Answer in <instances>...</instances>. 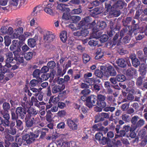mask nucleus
Masks as SVG:
<instances>
[{
  "label": "nucleus",
  "mask_w": 147,
  "mask_h": 147,
  "mask_svg": "<svg viewBox=\"0 0 147 147\" xmlns=\"http://www.w3.org/2000/svg\"><path fill=\"white\" fill-rule=\"evenodd\" d=\"M132 19L131 17H127L126 19H123L122 22L123 26L129 29V25L131 22Z\"/></svg>",
  "instance_id": "obj_26"
},
{
  "label": "nucleus",
  "mask_w": 147,
  "mask_h": 147,
  "mask_svg": "<svg viewBox=\"0 0 147 147\" xmlns=\"http://www.w3.org/2000/svg\"><path fill=\"white\" fill-rule=\"evenodd\" d=\"M24 44V42L14 40L12 41V44L10 47V49L13 51L14 55L18 54L21 51V47Z\"/></svg>",
  "instance_id": "obj_5"
},
{
  "label": "nucleus",
  "mask_w": 147,
  "mask_h": 147,
  "mask_svg": "<svg viewBox=\"0 0 147 147\" xmlns=\"http://www.w3.org/2000/svg\"><path fill=\"white\" fill-rule=\"evenodd\" d=\"M4 39L5 46H8L11 43L10 38L8 36H6L4 37Z\"/></svg>",
  "instance_id": "obj_48"
},
{
  "label": "nucleus",
  "mask_w": 147,
  "mask_h": 147,
  "mask_svg": "<svg viewBox=\"0 0 147 147\" xmlns=\"http://www.w3.org/2000/svg\"><path fill=\"white\" fill-rule=\"evenodd\" d=\"M133 66L135 67H137L140 64V62L139 60L136 58L131 61Z\"/></svg>",
  "instance_id": "obj_55"
},
{
  "label": "nucleus",
  "mask_w": 147,
  "mask_h": 147,
  "mask_svg": "<svg viewBox=\"0 0 147 147\" xmlns=\"http://www.w3.org/2000/svg\"><path fill=\"white\" fill-rule=\"evenodd\" d=\"M6 55V62L8 63H13V61L14 59L13 57V54L11 52H9L5 54Z\"/></svg>",
  "instance_id": "obj_28"
},
{
  "label": "nucleus",
  "mask_w": 147,
  "mask_h": 147,
  "mask_svg": "<svg viewBox=\"0 0 147 147\" xmlns=\"http://www.w3.org/2000/svg\"><path fill=\"white\" fill-rule=\"evenodd\" d=\"M96 40H91L88 42L89 45L91 46H96L98 44V42Z\"/></svg>",
  "instance_id": "obj_60"
},
{
  "label": "nucleus",
  "mask_w": 147,
  "mask_h": 147,
  "mask_svg": "<svg viewBox=\"0 0 147 147\" xmlns=\"http://www.w3.org/2000/svg\"><path fill=\"white\" fill-rule=\"evenodd\" d=\"M135 35V38L136 40H141L145 36L143 33L139 32V33L138 32L136 34H134Z\"/></svg>",
  "instance_id": "obj_40"
},
{
  "label": "nucleus",
  "mask_w": 147,
  "mask_h": 147,
  "mask_svg": "<svg viewBox=\"0 0 147 147\" xmlns=\"http://www.w3.org/2000/svg\"><path fill=\"white\" fill-rule=\"evenodd\" d=\"M79 120L77 118L72 120L68 119L67 120V124L69 129L72 130H75L78 129V127L77 123H78Z\"/></svg>",
  "instance_id": "obj_10"
},
{
  "label": "nucleus",
  "mask_w": 147,
  "mask_h": 147,
  "mask_svg": "<svg viewBox=\"0 0 147 147\" xmlns=\"http://www.w3.org/2000/svg\"><path fill=\"white\" fill-rule=\"evenodd\" d=\"M101 27V22H97L96 24L92 29V35L94 38L96 39L100 38L99 40L101 42V32L99 31Z\"/></svg>",
  "instance_id": "obj_8"
},
{
  "label": "nucleus",
  "mask_w": 147,
  "mask_h": 147,
  "mask_svg": "<svg viewBox=\"0 0 147 147\" xmlns=\"http://www.w3.org/2000/svg\"><path fill=\"white\" fill-rule=\"evenodd\" d=\"M136 55L141 62H145L147 58L142 51H137L136 52Z\"/></svg>",
  "instance_id": "obj_24"
},
{
  "label": "nucleus",
  "mask_w": 147,
  "mask_h": 147,
  "mask_svg": "<svg viewBox=\"0 0 147 147\" xmlns=\"http://www.w3.org/2000/svg\"><path fill=\"white\" fill-rule=\"evenodd\" d=\"M131 31L127 29V28H124L123 29L121 30L120 33V36L121 37V38L124 35L127 34L130 36H132Z\"/></svg>",
  "instance_id": "obj_23"
},
{
  "label": "nucleus",
  "mask_w": 147,
  "mask_h": 147,
  "mask_svg": "<svg viewBox=\"0 0 147 147\" xmlns=\"http://www.w3.org/2000/svg\"><path fill=\"white\" fill-rule=\"evenodd\" d=\"M101 52V49L100 48L98 49L96 53V55L95 57V58L96 59H98L101 58V55H100Z\"/></svg>",
  "instance_id": "obj_61"
},
{
  "label": "nucleus",
  "mask_w": 147,
  "mask_h": 147,
  "mask_svg": "<svg viewBox=\"0 0 147 147\" xmlns=\"http://www.w3.org/2000/svg\"><path fill=\"white\" fill-rule=\"evenodd\" d=\"M55 38V36L54 34L48 32L44 34L43 40L45 42L49 43L53 41Z\"/></svg>",
  "instance_id": "obj_12"
},
{
  "label": "nucleus",
  "mask_w": 147,
  "mask_h": 147,
  "mask_svg": "<svg viewBox=\"0 0 147 147\" xmlns=\"http://www.w3.org/2000/svg\"><path fill=\"white\" fill-rule=\"evenodd\" d=\"M40 81L38 80L33 79L30 82V87H34L36 86L38 83H40Z\"/></svg>",
  "instance_id": "obj_42"
},
{
  "label": "nucleus",
  "mask_w": 147,
  "mask_h": 147,
  "mask_svg": "<svg viewBox=\"0 0 147 147\" xmlns=\"http://www.w3.org/2000/svg\"><path fill=\"white\" fill-rule=\"evenodd\" d=\"M49 129L47 128H43L39 129H37L34 132H30V140H29V143L33 142L35 140V139L39 136V135L40 134L39 139L44 140L46 135V133L49 131Z\"/></svg>",
  "instance_id": "obj_2"
},
{
  "label": "nucleus",
  "mask_w": 147,
  "mask_h": 147,
  "mask_svg": "<svg viewBox=\"0 0 147 147\" xmlns=\"http://www.w3.org/2000/svg\"><path fill=\"white\" fill-rule=\"evenodd\" d=\"M116 63L119 66L123 68L126 67L127 64L129 66L131 65L130 63V65H129L127 61H126L125 59L123 58H119L117 59L116 61Z\"/></svg>",
  "instance_id": "obj_17"
},
{
  "label": "nucleus",
  "mask_w": 147,
  "mask_h": 147,
  "mask_svg": "<svg viewBox=\"0 0 147 147\" xmlns=\"http://www.w3.org/2000/svg\"><path fill=\"white\" fill-rule=\"evenodd\" d=\"M19 0H11L9 3V5L11 6H17L18 4Z\"/></svg>",
  "instance_id": "obj_63"
},
{
  "label": "nucleus",
  "mask_w": 147,
  "mask_h": 147,
  "mask_svg": "<svg viewBox=\"0 0 147 147\" xmlns=\"http://www.w3.org/2000/svg\"><path fill=\"white\" fill-rule=\"evenodd\" d=\"M127 6V4L124 0H118L113 5V9L119 10L122 9L124 6Z\"/></svg>",
  "instance_id": "obj_11"
},
{
  "label": "nucleus",
  "mask_w": 147,
  "mask_h": 147,
  "mask_svg": "<svg viewBox=\"0 0 147 147\" xmlns=\"http://www.w3.org/2000/svg\"><path fill=\"white\" fill-rule=\"evenodd\" d=\"M144 78V77H142L139 76L137 79L136 84L138 86H140L142 85Z\"/></svg>",
  "instance_id": "obj_50"
},
{
  "label": "nucleus",
  "mask_w": 147,
  "mask_h": 147,
  "mask_svg": "<svg viewBox=\"0 0 147 147\" xmlns=\"http://www.w3.org/2000/svg\"><path fill=\"white\" fill-rule=\"evenodd\" d=\"M90 17L89 16L86 17L84 18L83 20L81 21L79 23V26L80 28L82 29L85 27V26L86 24V23L89 22L90 20Z\"/></svg>",
  "instance_id": "obj_27"
},
{
  "label": "nucleus",
  "mask_w": 147,
  "mask_h": 147,
  "mask_svg": "<svg viewBox=\"0 0 147 147\" xmlns=\"http://www.w3.org/2000/svg\"><path fill=\"white\" fill-rule=\"evenodd\" d=\"M70 20L72 21L73 22H79L81 19L80 17L78 16H71L70 17Z\"/></svg>",
  "instance_id": "obj_44"
},
{
  "label": "nucleus",
  "mask_w": 147,
  "mask_h": 147,
  "mask_svg": "<svg viewBox=\"0 0 147 147\" xmlns=\"http://www.w3.org/2000/svg\"><path fill=\"white\" fill-rule=\"evenodd\" d=\"M52 75L51 73L50 74L43 73L41 76L40 78L41 80L40 83H41L42 81L46 80H47L49 78L51 77V75Z\"/></svg>",
  "instance_id": "obj_36"
},
{
  "label": "nucleus",
  "mask_w": 147,
  "mask_h": 147,
  "mask_svg": "<svg viewBox=\"0 0 147 147\" xmlns=\"http://www.w3.org/2000/svg\"><path fill=\"white\" fill-rule=\"evenodd\" d=\"M137 128L133 127L132 129L129 132L126 134L127 137L129 138V137L131 138H134L136 136V134L135 132V130Z\"/></svg>",
  "instance_id": "obj_32"
},
{
  "label": "nucleus",
  "mask_w": 147,
  "mask_h": 147,
  "mask_svg": "<svg viewBox=\"0 0 147 147\" xmlns=\"http://www.w3.org/2000/svg\"><path fill=\"white\" fill-rule=\"evenodd\" d=\"M137 73L136 69L133 67H131L127 70L126 75L129 78L131 79L133 78L134 76L137 74Z\"/></svg>",
  "instance_id": "obj_16"
},
{
  "label": "nucleus",
  "mask_w": 147,
  "mask_h": 147,
  "mask_svg": "<svg viewBox=\"0 0 147 147\" xmlns=\"http://www.w3.org/2000/svg\"><path fill=\"white\" fill-rule=\"evenodd\" d=\"M132 28L131 30L129 29V30H131L132 31V35L133 33L134 34H136L137 32L138 33H139L140 32V29L139 28V24L138 23L132 25Z\"/></svg>",
  "instance_id": "obj_30"
},
{
  "label": "nucleus",
  "mask_w": 147,
  "mask_h": 147,
  "mask_svg": "<svg viewBox=\"0 0 147 147\" xmlns=\"http://www.w3.org/2000/svg\"><path fill=\"white\" fill-rule=\"evenodd\" d=\"M40 73H41L40 70L39 69H36L33 72L32 74L33 77L36 78L37 80H41L40 77Z\"/></svg>",
  "instance_id": "obj_31"
},
{
  "label": "nucleus",
  "mask_w": 147,
  "mask_h": 147,
  "mask_svg": "<svg viewBox=\"0 0 147 147\" xmlns=\"http://www.w3.org/2000/svg\"><path fill=\"white\" fill-rule=\"evenodd\" d=\"M82 7L80 5L78 8L74 9L71 11V13L72 14H79L82 13Z\"/></svg>",
  "instance_id": "obj_33"
},
{
  "label": "nucleus",
  "mask_w": 147,
  "mask_h": 147,
  "mask_svg": "<svg viewBox=\"0 0 147 147\" xmlns=\"http://www.w3.org/2000/svg\"><path fill=\"white\" fill-rule=\"evenodd\" d=\"M34 117L26 116L25 119L26 125L28 128H30L32 127L33 124L36 123L34 122Z\"/></svg>",
  "instance_id": "obj_18"
},
{
  "label": "nucleus",
  "mask_w": 147,
  "mask_h": 147,
  "mask_svg": "<svg viewBox=\"0 0 147 147\" xmlns=\"http://www.w3.org/2000/svg\"><path fill=\"white\" fill-rule=\"evenodd\" d=\"M40 70L41 73H46L49 71V68L47 66H44L42 67Z\"/></svg>",
  "instance_id": "obj_62"
},
{
  "label": "nucleus",
  "mask_w": 147,
  "mask_h": 147,
  "mask_svg": "<svg viewBox=\"0 0 147 147\" xmlns=\"http://www.w3.org/2000/svg\"><path fill=\"white\" fill-rule=\"evenodd\" d=\"M116 9H113V6L111 7V10L109 13V16L111 17H118L120 15V12L119 10L117 11Z\"/></svg>",
  "instance_id": "obj_25"
},
{
  "label": "nucleus",
  "mask_w": 147,
  "mask_h": 147,
  "mask_svg": "<svg viewBox=\"0 0 147 147\" xmlns=\"http://www.w3.org/2000/svg\"><path fill=\"white\" fill-rule=\"evenodd\" d=\"M5 138L7 141L11 142L13 141L15 139V137L14 136L9 134L6 135Z\"/></svg>",
  "instance_id": "obj_64"
},
{
  "label": "nucleus",
  "mask_w": 147,
  "mask_h": 147,
  "mask_svg": "<svg viewBox=\"0 0 147 147\" xmlns=\"http://www.w3.org/2000/svg\"><path fill=\"white\" fill-rule=\"evenodd\" d=\"M115 108L114 107H106L104 108H102V111L105 112H108L110 111L111 112H113L114 111Z\"/></svg>",
  "instance_id": "obj_47"
},
{
  "label": "nucleus",
  "mask_w": 147,
  "mask_h": 147,
  "mask_svg": "<svg viewBox=\"0 0 147 147\" xmlns=\"http://www.w3.org/2000/svg\"><path fill=\"white\" fill-rule=\"evenodd\" d=\"M129 103H125L123 104L121 106V110L123 111H126L129 108Z\"/></svg>",
  "instance_id": "obj_56"
},
{
  "label": "nucleus",
  "mask_w": 147,
  "mask_h": 147,
  "mask_svg": "<svg viewBox=\"0 0 147 147\" xmlns=\"http://www.w3.org/2000/svg\"><path fill=\"white\" fill-rule=\"evenodd\" d=\"M108 128H105L103 126H102V136H103L102 139V144L103 145L107 144V146H105L103 147H113L112 145L113 142L111 141L109 138L103 136V135H105L108 132Z\"/></svg>",
  "instance_id": "obj_6"
},
{
  "label": "nucleus",
  "mask_w": 147,
  "mask_h": 147,
  "mask_svg": "<svg viewBox=\"0 0 147 147\" xmlns=\"http://www.w3.org/2000/svg\"><path fill=\"white\" fill-rule=\"evenodd\" d=\"M3 110H1L0 111H3L6 112H8L9 110L10 109V105L7 102H5L3 103L2 106Z\"/></svg>",
  "instance_id": "obj_39"
},
{
  "label": "nucleus",
  "mask_w": 147,
  "mask_h": 147,
  "mask_svg": "<svg viewBox=\"0 0 147 147\" xmlns=\"http://www.w3.org/2000/svg\"><path fill=\"white\" fill-rule=\"evenodd\" d=\"M65 87L64 85H55L53 86L52 89V92L53 94L56 93L63 90Z\"/></svg>",
  "instance_id": "obj_20"
},
{
  "label": "nucleus",
  "mask_w": 147,
  "mask_h": 147,
  "mask_svg": "<svg viewBox=\"0 0 147 147\" xmlns=\"http://www.w3.org/2000/svg\"><path fill=\"white\" fill-rule=\"evenodd\" d=\"M27 112L28 113V115L27 116L32 117L35 116L38 113V111L33 108H30L28 109Z\"/></svg>",
  "instance_id": "obj_29"
},
{
  "label": "nucleus",
  "mask_w": 147,
  "mask_h": 147,
  "mask_svg": "<svg viewBox=\"0 0 147 147\" xmlns=\"http://www.w3.org/2000/svg\"><path fill=\"white\" fill-rule=\"evenodd\" d=\"M14 59L16 61L17 63L18 64L20 65L24 62V59L23 57L19 56L18 57H15Z\"/></svg>",
  "instance_id": "obj_46"
},
{
  "label": "nucleus",
  "mask_w": 147,
  "mask_h": 147,
  "mask_svg": "<svg viewBox=\"0 0 147 147\" xmlns=\"http://www.w3.org/2000/svg\"><path fill=\"white\" fill-rule=\"evenodd\" d=\"M11 65L9 63L6 62L4 66H2L1 63H0V70L1 73L5 74L9 72L11 70Z\"/></svg>",
  "instance_id": "obj_13"
},
{
  "label": "nucleus",
  "mask_w": 147,
  "mask_h": 147,
  "mask_svg": "<svg viewBox=\"0 0 147 147\" xmlns=\"http://www.w3.org/2000/svg\"><path fill=\"white\" fill-rule=\"evenodd\" d=\"M92 130L94 131H101V123L95 124L92 127Z\"/></svg>",
  "instance_id": "obj_43"
},
{
  "label": "nucleus",
  "mask_w": 147,
  "mask_h": 147,
  "mask_svg": "<svg viewBox=\"0 0 147 147\" xmlns=\"http://www.w3.org/2000/svg\"><path fill=\"white\" fill-rule=\"evenodd\" d=\"M27 112L25 108H23L22 107H18L16 108L15 112L11 111V119L12 120L16 119L19 117L20 119H24Z\"/></svg>",
  "instance_id": "obj_3"
},
{
  "label": "nucleus",
  "mask_w": 147,
  "mask_h": 147,
  "mask_svg": "<svg viewBox=\"0 0 147 147\" xmlns=\"http://www.w3.org/2000/svg\"><path fill=\"white\" fill-rule=\"evenodd\" d=\"M81 98L82 101L86 102V106L90 108L101 104V94H98L97 96L93 95L88 96H82Z\"/></svg>",
  "instance_id": "obj_1"
},
{
  "label": "nucleus",
  "mask_w": 147,
  "mask_h": 147,
  "mask_svg": "<svg viewBox=\"0 0 147 147\" xmlns=\"http://www.w3.org/2000/svg\"><path fill=\"white\" fill-rule=\"evenodd\" d=\"M8 112H6L3 111H0V114L3 117L4 119V123L5 125H9L10 115L8 114Z\"/></svg>",
  "instance_id": "obj_15"
},
{
  "label": "nucleus",
  "mask_w": 147,
  "mask_h": 147,
  "mask_svg": "<svg viewBox=\"0 0 147 147\" xmlns=\"http://www.w3.org/2000/svg\"><path fill=\"white\" fill-rule=\"evenodd\" d=\"M100 8L99 7H96L94 8L91 11V16L94 17V16L97 15L101 13V11L100 10Z\"/></svg>",
  "instance_id": "obj_37"
},
{
  "label": "nucleus",
  "mask_w": 147,
  "mask_h": 147,
  "mask_svg": "<svg viewBox=\"0 0 147 147\" xmlns=\"http://www.w3.org/2000/svg\"><path fill=\"white\" fill-rule=\"evenodd\" d=\"M6 73L7 74L6 75V76L5 77V79L6 80V81H7L12 78L14 75L10 71Z\"/></svg>",
  "instance_id": "obj_57"
},
{
  "label": "nucleus",
  "mask_w": 147,
  "mask_h": 147,
  "mask_svg": "<svg viewBox=\"0 0 147 147\" xmlns=\"http://www.w3.org/2000/svg\"><path fill=\"white\" fill-rule=\"evenodd\" d=\"M83 60L84 63H86L90 60V56L86 54H84L83 55Z\"/></svg>",
  "instance_id": "obj_51"
},
{
  "label": "nucleus",
  "mask_w": 147,
  "mask_h": 147,
  "mask_svg": "<svg viewBox=\"0 0 147 147\" xmlns=\"http://www.w3.org/2000/svg\"><path fill=\"white\" fill-rule=\"evenodd\" d=\"M47 66L49 69H53L56 66L55 63L53 61H51L47 63Z\"/></svg>",
  "instance_id": "obj_45"
},
{
  "label": "nucleus",
  "mask_w": 147,
  "mask_h": 147,
  "mask_svg": "<svg viewBox=\"0 0 147 147\" xmlns=\"http://www.w3.org/2000/svg\"><path fill=\"white\" fill-rule=\"evenodd\" d=\"M38 36L35 35L33 38H30L28 40V44L31 47H34L36 45V42L38 40Z\"/></svg>",
  "instance_id": "obj_21"
},
{
  "label": "nucleus",
  "mask_w": 147,
  "mask_h": 147,
  "mask_svg": "<svg viewBox=\"0 0 147 147\" xmlns=\"http://www.w3.org/2000/svg\"><path fill=\"white\" fill-rule=\"evenodd\" d=\"M23 28L22 27H20L16 29L15 32L11 35V38L12 39L17 38L20 35L23 34Z\"/></svg>",
  "instance_id": "obj_19"
},
{
  "label": "nucleus",
  "mask_w": 147,
  "mask_h": 147,
  "mask_svg": "<svg viewBox=\"0 0 147 147\" xmlns=\"http://www.w3.org/2000/svg\"><path fill=\"white\" fill-rule=\"evenodd\" d=\"M95 141H97L100 144H101V133L100 132L97 133L95 134Z\"/></svg>",
  "instance_id": "obj_52"
},
{
  "label": "nucleus",
  "mask_w": 147,
  "mask_h": 147,
  "mask_svg": "<svg viewBox=\"0 0 147 147\" xmlns=\"http://www.w3.org/2000/svg\"><path fill=\"white\" fill-rule=\"evenodd\" d=\"M120 125H117L115 129V131L117 134L115 135L116 138H118L120 137H123L125 136H126L125 132L123 130H121L119 131L120 129Z\"/></svg>",
  "instance_id": "obj_22"
},
{
  "label": "nucleus",
  "mask_w": 147,
  "mask_h": 147,
  "mask_svg": "<svg viewBox=\"0 0 147 147\" xmlns=\"http://www.w3.org/2000/svg\"><path fill=\"white\" fill-rule=\"evenodd\" d=\"M30 133L28 134H26L22 136V138H16L15 141L19 146H21L23 142L25 141L26 142L27 144H30L33 142L29 143V141L28 142L29 140H30L29 139H30Z\"/></svg>",
  "instance_id": "obj_9"
},
{
  "label": "nucleus",
  "mask_w": 147,
  "mask_h": 147,
  "mask_svg": "<svg viewBox=\"0 0 147 147\" xmlns=\"http://www.w3.org/2000/svg\"><path fill=\"white\" fill-rule=\"evenodd\" d=\"M132 124L134 125L133 127L137 128L140 127L144 125L145 123L144 120L140 119L138 116L133 117L131 120Z\"/></svg>",
  "instance_id": "obj_7"
},
{
  "label": "nucleus",
  "mask_w": 147,
  "mask_h": 147,
  "mask_svg": "<svg viewBox=\"0 0 147 147\" xmlns=\"http://www.w3.org/2000/svg\"><path fill=\"white\" fill-rule=\"evenodd\" d=\"M16 120V127L20 130H23L24 129V127L22 121L21 120L18 119Z\"/></svg>",
  "instance_id": "obj_35"
},
{
  "label": "nucleus",
  "mask_w": 147,
  "mask_h": 147,
  "mask_svg": "<svg viewBox=\"0 0 147 147\" xmlns=\"http://www.w3.org/2000/svg\"><path fill=\"white\" fill-rule=\"evenodd\" d=\"M116 79L118 82H123L125 81L126 78L125 75L123 74H119L116 76Z\"/></svg>",
  "instance_id": "obj_41"
},
{
  "label": "nucleus",
  "mask_w": 147,
  "mask_h": 147,
  "mask_svg": "<svg viewBox=\"0 0 147 147\" xmlns=\"http://www.w3.org/2000/svg\"><path fill=\"white\" fill-rule=\"evenodd\" d=\"M33 56V53L32 52L27 53L24 55V58L27 61H29L31 59Z\"/></svg>",
  "instance_id": "obj_49"
},
{
  "label": "nucleus",
  "mask_w": 147,
  "mask_h": 147,
  "mask_svg": "<svg viewBox=\"0 0 147 147\" xmlns=\"http://www.w3.org/2000/svg\"><path fill=\"white\" fill-rule=\"evenodd\" d=\"M100 69H96L94 72V74L95 76L98 78H101V66L100 67Z\"/></svg>",
  "instance_id": "obj_59"
},
{
  "label": "nucleus",
  "mask_w": 147,
  "mask_h": 147,
  "mask_svg": "<svg viewBox=\"0 0 147 147\" xmlns=\"http://www.w3.org/2000/svg\"><path fill=\"white\" fill-rule=\"evenodd\" d=\"M117 72L115 69L111 65L107 67L106 65H102V78L103 76L108 77L109 76H115Z\"/></svg>",
  "instance_id": "obj_4"
},
{
  "label": "nucleus",
  "mask_w": 147,
  "mask_h": 147,
  "mask_svg": "<svg viewBox=\"0 0 147 147\" xmlns=\"http://www.w3.org/2000/svg\"><path fill=\"white\" fill-rule=\"evenodd\" d=\"M51 113L50 111L47 112V114L46 116V119L47 121L49 122H51L52 121Z\"/></svg>",
  "instance_id": "obj_53"
},
{
  "label": "nucleus",
  "mask_w": 147,
  "mask_h": 147,
  "mask_svg": "<svg viewBox=\"0 0 147 147\" xmlns=\"http://www.w3.org/2000/svg\"><path fill=\"white\" fill-rule=\"evenodd\" d=\"M6 144L5 145V147H19V145L16 142H12L11 144V143L8 142L6 143Z\"/></svg>",
  "instance_id": "obj_54"
},
{
  "label": "nucleus",
  "mask_w": 147,
  "mask_h": 147,
  "mask_svg": "<svg viewBox=\"0 0 147 147\" xmlns=\"http://www.w3.org/2000/svg\"><path fill=\"white\" fill-rule=\"evenodd\" d=\"M58 97L62 98H66L67 93L66 91L59 92Z\"/></svg>",
  "instance_id": "obj_58"
},
{
  "label": "nucleus",
  "mask_w": 147,
  "mask_h": 147,
  "mask_svg": "<svg viewBox=\"0 0 147 147\" xmlns=\"http://www.w3.org/2000/svg\"><path fill=\"white\" fill-rule=\"evenodd\" d=\"M121 118L125 122H129L131 120V117L127 113L123 114Z\"/></svg>",
  "instance_id": "obj_38"
},
{
  "label": "nucleus",
  "mask_w": 147,
  "mask_h": 147,
  "mask_svg": "<svg viewBox=\"0 0 147 147\" xmlns=\"http://www.w3.org/2000/svg\"><path fill=\"white\" fill-rule=\"evenodd\" d=\"M60 38L63 42H65L67 39L66 32L65 31L62 32L60 34Z\"/></svg>",
  "instance_id": "obj_34"
},
{
  "label": "nucleus",
  "mask_w": 147,
  "mask_h": 147,
  "mask_svg": "<svg viewBox=\"0 0 147 147\" xmlns=\"http://www.w3.org/2000/svg\"><path fill=\"white\" fill-rule=\"evenodd\" d=\"M45 11L47 13L51 15H53V10L55 8L53 4L50 3L43 7Z\"/></svg>",
  "instance_id": "obj_14"
}]
</instances>
